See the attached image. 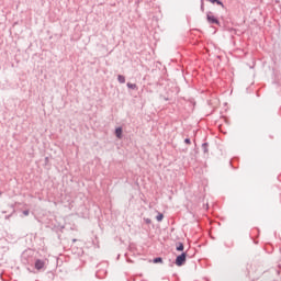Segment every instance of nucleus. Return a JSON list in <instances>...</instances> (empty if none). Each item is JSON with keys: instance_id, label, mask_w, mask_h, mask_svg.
Segmentation results:
<instances>
[{"instance_id": "nucleus-1", "label": "nucleus", "mask_w": 281, "mask_h": 281, "mask_svg": "<svg viewBox=\"0 0 281 281\" xmlns=\"http://www.w3.org/2000/svg\"><path fill=\"white\" fill-rule=\"evenodd\" d=\"M99 267L101 269H99L95 273L97 278H99L100 280H102L103 278L106 277V267H108V263L106 262H102L99 265Z\"/></svg>"}, {"instance_id": "nucleus-2", "label": "nucleus", "mask_w": 281, "mask_h": 281, "mask_svg": "<svg viewBox=\"0 0 281 281\" xmlns=\"http://www.w3.org/2000/svg\"><path fill=\"white\" fill-rule=\"evenodd\" d=\"M187 254L186 252H182L181 255H179L177 258H176V265L177 267H183V265H186V258H187Z\"/></svg>"}, {"instance_id": "nucleus-3", "label": "nucleus", "mask_w": 281, "mask_h": 281, "mask_svg": "<svg viewBox=\"0 0 281 281\" xmlns=\"http://www.w3.org/2000/svg\"><path fill=\"white\" fill-rule=\"evenodd\" d=\"M206 19L209 23H211L212 25H221V22L218 21V19L214 16V14H212V12H209L206 14Z\"/></svg>"}, {"instance_id": "nucleus-4", "label": "nucleus", "mask_w": 281, "mask_h": 281, "mask_svg": "<svg viewBox=\"0 0 281 281\" xmlns=\"http://www.w3.org/2000/svg\"><path fill=\"white\" fill-rule=\"evenodd\" d=\"M35 269H36L37 271H41L42 269H45V260H43V259H37V260L35 261Z\"/></svg>"}, {"instance_id": "nucleus-5", "label": "nucleus", "mask_w": 281, "mask_h": 281, "mask_svg": "<svg viewBox=\"0 0 281 281\" xmlns=\"http://www.w3.org/2000/svg\"><path fill=\"white\" fill-rule=\"evenodd\" d=\"M122 127H116L115 136L117 137V139H122Z\"/></svg>"}, {"instance_id": "nucleus-6", "label": "nucleus", "mask_w": 281, "mask_h": 281, "mask_svg": "<svg viewBox=\"0 0 281 281\" xmlns=\"http://www.w3.org/2000/svg\"><path fill=\"white\" fill-rule=\"evenodd\" d=\"M117 81L120 82V85H124V82H126V77H124V75H119Z\"/></svg>"}, {"instance_id": "nucleus-7", "label": "nucleus", "mask_w": 281, "mask_h": 281, "mask_svg": "<svg viewBox=\"0 0 281 281\" xmlns=\"http://www.w3.org/2000/svg\"><path fill=\"white\" fill-rule=\"evenodd\" d=\"M156 221H158V223H161L164 221V213H158V215L156 216Z\"/></svg>"}, {"instance_id": "nucleus-8", "label": "nucleus", "mask_w": 281, "mask_h": 281, "mask_svg": "<svg viewBox=\"0 0 281 281\" xmlns=\"http://www.w3.org/2000/svg\"><path fill=\"white\" fill-rule=\"evenodd\" d=\"M127 88L128 89H133V90H137V85L136 83L127 82Z\"/></svg>"}, {"instance_id": "nucleus-9", "label": "nucleus", "mask_w": 281, "mask_h": 281, "mask_svg": "<svg viewBox=\"0 0 281 281\" xmlns=\"http://www.w3.org/2000/svg\"><path fill=\"white\" fill-rule=\"evenodd\" d=\"M176 249L177 251H183L184 249L183 243H179Z\"/></svg>"}, {"instance_id": "nucleus-10", "label": "nucleus", "mask_w": 281, "mask_h": 281, "mask_svg": "<svg viewBox=\"0 0 281 281\" xmlns=\"http://www.w3.org/2000/svg\"><path fill=\"white\" fill-rule=\"evenodd\" d=\"M207 143L202 144L203 153H207Z\"/></svg>"}, {"instance_id": "nucleus-11", "label": "nucleus", "mask_w": 281, "mask_h": 281, "mask_svg": "<svg viewBox=\"0 0 281 281\" xmlns=\"http://www.w3.org/2000/svg\"><path fill=\"white\" fill-rule=\"evenodd\" d=\"M154 262L157 263V262H164V259H161V257H157L154 259Z\"/></svg>"}, {"instance_id": "nucleus-12", "label": "nucleus", "mask_w": 281, "mask_h": 281, "mask_svg": "<svg viewBox=\"0 0 281 281\" xmlns=\"http://www.w3.org/2000/svg\"><path fill=\"white\" fill-rule=\"evenodd\" d=\"M215 3H216L217 5H221L222 8H225V4H223V1H221V0L215 1Z\"/></svg>"}, {"instance_id": "nucleus-13", "label": "nucleus", "mask_w": 281, "mask_h": 281, "mask_svg": "<svg viewBox=\"0 0 281 281\" xmlns=\"http://www.w3.org/2000/svg\"><path fill=\"white\" fill-rule=\"evenodd\" d=\"M144 222L146 223V225H150V223H153L150 218H144Z\"/></svg>"}, {"instance_id": "nucleus-14", "label": "nucleus", "mask_w": 281, "mask_h": 281, "mask_svg": "<svg viewBox=\"0 0 281 281\" xmlns=\"http://www.w3.org/2000/svg\"><path fill=\"white\" fill-rule=\"evenodd\" d=\"M184 144L190 145V144H192V140H190V138H186V139H184Z\"/></svg>"}, {"instance_id": "nucleus-15", "label": "nucleus", "mask_w": 281, "mask_h": 281, "mask_svg": "<svg viewBox=\"0 0 281 281\" xmlns=\"http://www.w3.org/2000/svg\"><path fill=\"white\" fill-rule=\"evenodd\" d=\"M23 215L24 216H30V211L29 210L23 211Z\"/></svg>"}, {"instance_id": "nucleus-16", "label": "nucleus", "mask_w": 281, "mask_h": 281, "mask_svg": "<svg viewBox=\"0 0 281 281\" xmlns=\"http://www.w3.org/2000/svg\"><path fill=\"white\" fill-rule=\"evenodd\" d=\"M211 3H216L217 0H209Z\"/></svg>"}, {"instance_id": "nucleus-17", "label": "nucleus", "mask_w": 281, "mask_h": 281, "mask_svg": "<svg viewBox=\"0 0 281 281\" xmlns=\"http://www.w3.org/2000/svg\"><path fill=\"white\" fill-rule=\"evenodd\" d=\"M201 10H203V2H202V5H201Z\"/></svg>"}, {"instance_id": "nucleus-18", "label": "nucleus", "mask_w": 281, "mask_h": 281, "mask_svg": "<svg viewBox=\"0 0 281 281\" xmlns=\"http://www.w3.org/2000/svg\"><path fill=\"white\" fill-rule=\"evenodd\" d=\"M0 196H1V192H0Z\"/></svg>"}]
</instances>
